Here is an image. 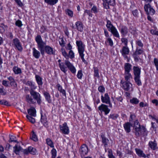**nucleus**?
Here are the masks:
<instances>
[{
    "mask_svg": "<svg viewBox=\"0 0 158 158\" xmlns=\"http://www.w3.org/2000/svg\"><path fill=\"white\" fill-rule=\"evenodd\" d=\"M35 40L37 43V48L42 55H44L45 52L50 55L55 54L53 48L46 45V43L43 41L40 35H38L35 38Z\"/></svg>",
    "mask_w": 158,
    "mask_h": 158,
    "instance_id": "obj_1",
    "label": "nucleus"
},
{
    "mask_svg": "<svg viewBox=\"0 0 158 158\" xmlns=\"http://www.w3.org/2000/svg\"><path fill=\"white\" fill-rule=\"evenodd\" d=\"M30 94L31 96L29 94L26 95V101L30 104H34L36 103L35 100L39 105H40L42 102L40 94L35 91H31Z\"/></svg>",
    "mask_w": 158,
    "mask_h": 158,
    "instance_id": "obj_2",
    "label": "nucleus"
},
{
    "mask_svg": "<svg viewBox=\"0 0 158 158\" xmlns=\"http://www.w3.org/2000/svg\"><path fill=\"white\" fill-rule=\"evenodd\" d=\"M133 128L135 130V133L136 136L138 137L141 135L144 136L147 135L146 129L144 126H141L138 120L134 122Z\"/></svg>",
    "mask_w": 158,
    "mask_h": 158,
    "instance_id": "obj_3",
    "label": "nucleus"
},
{
    "mask_svg": "<svg viewBox=\"0 0 158 158\" xmlns=\"http://www.w3.org/2000/svg\"><path fill=\"white\" fill-rule=\"evenodd\" d=\"M133 128L135 130V133L136 136L138 137L141 135L144 136L147 135L146 129L144 126H141L138 120L134 122Z\"/></svg>",
    "mask_w": 158,
    "mask_h": 158,
    "instance_id": "obj_4",
    "label": "nucleus"
},
{
    "mask_svg": "<svg viewBox=\"0 0 158 158\" xmlns=\"http://www.w3.org/2000/svg\"><path fill=\"white\" fill-rule=\"evenodd\" d=\"M106 26L108 31H110L114 36L119 38V33L116 28L111 23V21L108 19H106Z\"/></svg>",
    "mask_w": 158,
    "mask_h": 158,
    "instance_id": "obj_5",
    "label": "nucleus"
},
{
    "mask_svg": "<svg viewBox=\"0 0 158 158\" xmlns=\"http://www.w3.org/2000/svg\"><path fill=\"white\" fill-rule=\"evenodd\" d=\"M12 45L16 49L20 52L23 50V47L19 40L17 38L13 39L12 41Z\"/></svg>",
    "mask_w": 158,
    "mask_h": 158,
    "instance_id": "obj_6",
    "label": "nucleus"
},
{
    "mask_svg": "<svg viewBox=\"0 0 158 158\" xmlns=\"http://www.w3.org/2000/svg\"><path fill=\"white\" fill-rule=\"evenodd\" d=\"M144 9L147 15H152L155 13V10L152 7L150 3L145 4L144 6Z\"/></svg>",
    "mask_w": 158,
    "mask_h": 158,
    "instance_id": "obj_7",
    "label": "nucleus"
},
{
    "mask_svg": "<svg viewBox=\"0 0 158 158\" xmlns=\"http://www.w3.org/2000/svg\"><path fill=\"white\" fill-rule=\"evenodd\" d=\"M101 99L102 102L103 103L109 104V107H112V105L110 102V98L107 93H106L104 94V96L102 95Z\"/></svg>",
    "mask_w": 158,
    "mask_h": 158,
    "instance_id": "obj_8",
    "label": "nucleus"
},
{
    "mask_svg": "<svg viewBox=\"0 0 158 158\" xmlns=\"http://www.w3.org/2000/svg\"><path fill=\"white\" fill-rule=\"evenodd\" d=\"M60 131L64 134L68 135L69 132V128L67 126V123H64L62 125L59 126Z\"/></svg>",
    "mask_w": 158,
    "mask_h": 158,
    "instance_id": "obj_9",
    "label": "nucleus"
},
{
    "mask_svg": "<svg viewBox=\"0 0 158 158\" xmlns=\"http://www.w3.org/2000/svg\"><path fill=\"white\" fill-rule=\"evenodd\" d=\"M120 52L122 54V55L125 59H128L127 55L129 54L130 50L127 46H123L122 49L120 50Z\"/></svg>",
    "mask_w": 158,
    "mask_h": 158,
    "instance_id": "obj_10",
    "label": "nucleus"
},
{
    "mask_svg": "<svg viewBox=\"0 0 158 158\" xmlns=\"http://www.w3.org/2000/svg\"><path fill=\"white\" fill-rule=\"evenodd\" d=\"M77 46L78 47V52L79 53H83L85 51V45L81 40H77L76 42Z\"/></svg>",
    "mask_w": 158,
    "mask_h": 158,
    "instance_id": "obj_11",
    "label": "nucleus"
},
{
    "mask_svg": "<svg viewBox=\"0 0 158 158\" xmlns=\"http://www.w3.org/2000/svg\"><path fill=\"white\" fill-rule=\"evenodd\" d=\"M103 5L106 9L110 8L109 6H114L115 5V0H103Z\"/></svg>",
    "mask_w": 158,
    "mask_h": 158,
    "instance_id": "obj_12",
    "label": "nucleus"
},
{
    "mask_svg": "<svg viewBox=\"0 0 158 158\" xmlns=\"http://www.w3.org/2000/svg\"><path fill=\"white\" fill-rule=\"evenodd\" d=\"M65 64L71 73L73 74L75 73L76 72V70L73 64L67 60H65Z\"/></svg>",
    "mask_w": 158,
    "mask_h": 158,
    "instance_id": "obj_13",
    "label": "nucleus"
},
{
    "mask_svg": "<svg viewBox=\"0 0 158 158\" xmlns=\"http://www.w3.org/2000/svg\"><path fill=\"white\" fill-rule=\"evenodd\" d=\"M100 136L102 139V142L103 144L104 147L106 148L107 147L109 144V140L106 136L105 133H102Z\"/></svg>",
    "mask_w": 158,
    "mask_h": 158,
    "instance_id": "obj_14",
    "label": "nucleus"
},
{
    "mask_svg": "<svg viewBox=\"0 0 158 158\" xmlns=\"http://www.w3.org/2000/svg\"><path fill=\"white\" fill-rule=\"evenodd\" d=\"M88 152V146L85 144H83L80 149L79 152L81 156L86 155Z\"/></svg>",
    "mask_w": 158,
    "mask_h": 158,
    "instance_id": "obj_15",
    "label": "nucleus"
},
{
    "mask_svg": "<svg viewBox=\"0 0 158 158\" xmlns=\"http://www.w3.org/2000/svg\"><path fill=\"white\" fill-rule=\"evenodd\" d=\"M41 116L40 121L43 126L46 128L48 127V122L46 115L42 113H41Z\"/></svg>",
    "mask_w": 158,
    "mask_h": 158,
    "instance_id": "obj_16",
    "label": "nucleus"
},
{
    "mask_svg": "<svg viewBox=\"0 0 158 158\" xmlns=\"http://www.w3.org/2000/svg\"><path fill=\"white\" fill-rule=\"evenodd\" d=\"M98 109L101 112H104L106 115L108 114L110 111V110L108 107V106L104 104H102L98 107Z\"/></svg>",
    "mask_w": 158,
    "mask_h": 158,
    "instance_id": "obj_17",
    "label": "nucleus"
},
{
    "mask_svg": "<svg viewBox=\"0 0 158 158\" xmlns=\"http://www.w3.org/2000/svg\"><path fill=\"white\" fill-rule=\"evenodd\" d=\"M123 88L125 91H129L132 87V85L129 81H125L122 83Z\"/></svg>",
    "mask_w": 158,
    "mask_h": 158,
    "instance_id": "obj_18",
    "label": "nucleus"
},
{
    "mask_svg": "<svg viewBox=\"0 0 158 158\" xmlns=\"http://www.w3.org/2000/svg\"><path fill=\"white\" fill-rule=\"evenodd\" d=\"M26 84L30 86V93L31 92V91H34V90L37 87V86L35 85V83L31 81H28Z\"/></svg>",
    "mask_w": 158,
    "mask_h": 158,
    "instance_id": "obj_19",
    "label": "nucleus"
},
{
    "mask_svg": "<svg viewBox=\"0 0 158 158\" xmlns=\"http://www.w3.org/2000/svg\"><path fill=\"white\" fill-rule=\"evenodd\" d=\"M148 146L150 148L153 150H155L158 148L157 142L155 140H154L153 141H150L148 143Z\"/></svg>",
    "mask_w": 158,
    "mask_h": 158,
    "instance_id": "obj_20",
    "label": "nucleus"
},
{
    "mask_svg": "<svg viewBox=\"0 0 158 158\" xmlns=\"http://www.w3.org/2000/svg\"><path fill=\"white\" fill-rule=\"evenodd\" d=\"M133 73L134 77L140 76L141 69L138 66H134L133 67Z\"/></svg>",
    "mask_w": 158,
    "mask_h": 158,
    "instance_id": "obj_21",
    "label": "nucleus"
},
{
    "mask_svg": "<svg viewBox=\"0 0 158 158\" xmlns=\"http://www.w3.org/2000/svg\"><path fill=\"white\" fill-rule=\"evenodd\" d=\"M33 55L36 59H39L41 56L40 51L36 50L35 48H32Z\"/></svg>",
    "mask_w": 158,
    "mask_h": 158,
    "instance_id": "obj_22",
    "label": "nucleus"
},
{
    "mask_svg": "<svg viewBox=\"0 0 158 158\" xmlns=\"http://www.w3.org/2000/svg\"><path fill=\"white\" fill-rule=\"evenodd\" d=\"M77 30L80 32H82L83 30V27L82 23L80 21H77L75 23Z\"/></svg>",
    "mask_w": 158,
    "mask_h": 158,
    "instance_id": "obj_23",
    "label": "nucleus"
},
{
    "mask_svg": "<svg viewBox=\"0 0 158 158\" xmlns=\"http://www.w3.org/2000/svg\"><path fill=\"white\" fill-rule=\"evenodd\" d=\"M22 148L17 145L13 147V151L17 155H19V152L20 151L22 152Z\"/></svg>",
    "mask_w": 158,
    "mask_h": 158,
    "instance_id": "obj_24",
    "label": "nucleus"
},
{
    "mask_svg": "<svg viewBox=\"0 0 158 158\" xmlns=\"http://www.w3.org/2000/svg\"><path fill=\"white\" fill-rule=\"evenodd\" d=\"M136 153L140 157L145 158L146 156L143 153V151L140 149L136 148L135 149Z\"/></svg>",
    "mask_w": 158,
    "mask_h": 158,
    "instance_id": "obj_25",
    "label": "nucleus"
},
{
    "mask_svg": "<svg viewBox=\"0 0 158 158\" xmlns=\"http://www.w3.org/2000/svg\"><path fill=\"white\" fill-rule=\"evenodd\" d=\"M28 114L31 116L35 117L36 116V111L35 108L33 107H31L27 110Z\"/></svg>",
    "mask_w": 158,
    "mask_h": 158,
    "instance_id": "obj_26",
    "label": "nucleus"
},
{
    "mask_svg": "<svg viewBox=\"0 0 158 158\" xmlns=\"http://www.w3.org/2000/svg\"><path fill=\"white\" fill-rule=\"evenodd\" d=\"M132 65L129 63L124 64L125 73H130Z\"/></svg>",
    "mask_w": 158,
    "mask_h": 158,
    "instance_id": "obj_27",
    "label": "nucleus"
},
{
    "mask_svg": "<svg viewBox=\"0 0 158 158\" xmlns=\"http://www.w3.org/2000/svg\"><path fill=\"white\" fill-rule=\"evenodd\" d=\"M120 32L122 36H125L128 32L127 27L125 26H123L121 29Z\"/></svg>",
    "mask_w": 158,
    "mask_h": 158,
    "instance_id": "obj_28",
    "label": "nucleus"
},
{
    "mask_svg": "<svg viewBox=\"0 0 158 158\" xmlns=\"http://www.w3.org/2000/svg\"><path fill=\"white\" fill-rule=\"evenodd\" d=\"M65 63H63L59 64V67L60 70L63 72L65 74L66 73L67 70V67L65 66Z\"/></svg>",
    "mask_w": 158,
    "mask_h": 158,
    "instance_id": "obj_29",
    "label": "nucleus"
},
{
    "mask_svg": "<svg viewBox=\"0 0 158 158\" xmlns=\"http://www.w3.org/2000/svg\"><path fill=\"white\" fill-rule=\"evenodd\" d=\"M44 95L45 98L46 100L48 103L52 102V100L51 98V96L49 94L46 92H45L44 93Z\"/></svg>",
    "mask_w": 158,
    "mask_h": 158,
    "instance_id": "obj_30",
    "label": "nucleus"
},
{
    "mask_svg": "<svg viewBox=\"0 0 158 158\" xmlns=\"http://www.w3.org/2000/svg\"><path fill=\"white\" fill-rule=\"evenodd\" d=\"M56 86L57 87L58 90L60 92V93H62L63 95L65 97L66 96V93L64 89H62V87L59 84H57L56 85Z\"/></svg>",
    "mask_w": 158,
    "mask_h": 158,
    "instance_id": "obj_31",
    "label": "nucleus"
},
{
    "mask_svg": "<svg viewBox=\"0 0 158 158\" xmlns=\"http://www.w3.org/2000/svg\"><path fill=\"white\" fill-rule=\"evenodd\" d=\"M36 81L39 85L42 86L43 83L42 78L39 75H36L35 76Z\"/></svg>",
    "mask_w": 158,
    "mask_h": 158,
    "instance_id": "obj_32",
    "label": "nucleus"
},
{
    "mask_svg": "<svg viewBox=\"0 0 158 158\" xmlns=\"http://www.w3.org/2000/svg\"><path fill=\"white\" fill-rule=\"evenodd\" d=\"M124 127L125 131L127 133H129L131 131V123L129 122L125 123L124 124Z\"/></svg>",
    "mask_w": 158,
    "mask_h": 158,
    "instance_id": "obj_33",
    "label": "nucleus"
},
{
    "mask_svg": "<svg viewBox=\"0 0 158 158\" xmlns=\"http://www.w3.org/2000/svg\"><path fill=\"white\" fill-rule=\"evenodd\" d=\"M144 52V50L143 48H139L136 47V50L134 53L137 55H140L142 54Z\"/></svg>",
    "mask_w": 158,
    "mask_h": 158,
    "instance_id": "obj_34",
    "label": "nucleus"
},
{
    "mask_svg": "<svg viewBox=\"0 0 158 158\" xmlns=\"http://www.w3.org/2000/svg\"><path fill=\"white\" fill-rule=\"evenodd\" d=\"M13 70L14 73L16 74H21L22 73L21 69L18 67L14 66L13 68Z\"/></svg>",
    "mask_w": 158,
    "mask_h": 158,
    "instance_id": "obj_35",
    "label": "nucleus"
},
{
    "mask_svg": "<svg viewBox=\"0 0 158 158\" xmlns=\"http://www.w3.org/2000/svg\"><path fill=\"white\" fill-rule=\"evenodd\" d=\"M45 2L50 5H53L57 3L58 0H44Z\"/></svg>",
    "mask_w": 158,
    "mask_h": 158,
    "instance_id": "obj_36",
    "label": "nucleus"
},
{
    "mask_svg": "<svg viewBox=\"0 0 158 158\" xmlns=\"http://www.w3.org/2000/svg\"><path fill=\"white\" fill-rule=\"evenodd\" d=\"M134 80L135 82L138 86L142 85V83L140 79V76L134 77Z\"/></svg>",
    "mask_w": 158,
    "mask_h": 158,
    "instance_id": "obj_37",
    "label": "nucleus"
},
{
    "mask_svg": "<svg viewBox=\"0 0 158 158\" xmlns=\"http://www.w3.org/2000/svg\"><path fill=\"white\" fill-rule=\"evenodd\" d=\"M9 137L10 138V139L8 141L9 143L15 142L17 143H18V141L15 136L10 135Z\"/></svg>",
    "mask_w": 158,
    "mask_h": 158,
    "instance_id": "obj_38",
    "label": "nucleus"
},
{
    "mask_svg": "<svg viewBox=\"0 0 158 158\" xmlns=\"http://www.w3.org/2000/svg\"><path fill=\"white\" fill-rule=\"evenodd\" d=\"M125 78L126 81H129L130 80V78H132V76L130 73H125Z\"/></svg>",
    "mask_w": 158,
    "mask_h": 158,
    "instance_id": "obj_39",
    "label": "nucleus"
},
{
    "mask_svg": "<svg viewBox=\"0 0 158 158\" xmlns=\"http://www.w3.org/2000/svg\"><path fill=\"white\" fill-rule=\"evenodd\" d=\"M136 45V47H138L139 48H143V44L139 40H137L135 41Z\"/></svg>",
    "mask_w": 158,
    "mask_h": 158,
    "instance_id": "obj_40",
    "label": "nucleus"
},
{
    "mask_svg": "<svg viewBox=\"0 0 158 158\" xmlns=\"http://www.w3.org/2000/svg\"><path fill=\"white\" fill-rule=\"evenodd\" d=\"M46 142L47 144L51 148H54L53 143L52 140L49 138H47L46 139Z\"/></svg>",
    "mask_w": 158,
    "mask_h": 158,
    "instance_id": "obj_41",
    "label": "nucleus"
},
{
    "mask_svg": "<svg viewBox=\"0 0 158 158\" xmlns=\"http://www.w3.org/2000/svg\"><path fill=\"white\" fill-rule=\"evenodd\" d=\"M118 117V115L116 114H111L109 116V119L115 120Z\"/></svg>",
    "mask_w": 158,
    "mask_h": 158,
    "instance_id": "obj_42",
    "label": "nucleus"
},
{
    "mask_svg": "<svg viewBox=\"0 0 158 158\" xmlns=\"http://www.w3.org/2000/svg\"><path fill=\"white\" fill-rule=\"evenodd\" d=\"M29 153L31 154L35 155L37 153L36 149L31 146L29 147Z\"/></svg>",
    "mask_w": 158,
    "mask_h": 158,
    "instance_id": "obj_43",
    "label": "nucleus"
},
{
    "mask_svg": "<svg viewBox=\"0 0 158 158\" xmlns=\"http://www.w3.org/2000/svg\"><path fill=\"white\" fill-rule=\"evenodd\" d=\"M94 76L97 77L98 78H99V70L96 67H94Z\"/></svg>",
    "mask_w": 158,
    "mask_h": 158,
    "instance_id": "obj_44",
    "label": "nucleus"
},
{
    "mask_svg": "<svg viewBox=\"0 0 158 158\" xmlns=\"http://www.w3.org/2000/svg\"><path fill=\"white\" fill-rule=\"evenodd\" d=\"M65 12L66 14L67 15L69 16L70 17H72L73 16V13L72 10L67 9L65 10Z\"/></svg>",
    "mask_w": 158,
    "mask_h": 158,
    "instance_id": "obj_45",
    "label": "nucleus"
},
{
    "mask_svg": "<svg viewBox=\"0 0 158 158\" xmlns=\"http://www.w3.org/2000/svg\"><path fill=\"white\" fill-rule=\"evenodd\" d=\"M61 51L63 56H64L66 59H68L69 58V56H68L67 53L66 52L64 49L63 48H62L61 49Z\"/></svg>",
    "mask_w": 158,
    "mask_h": 158,
    "instance_id": "obj_46",
    "label": "nucleus"
},
{
    "mask_svg": "<svg viewBox=\"0 0 158 158\" xmlns=\"http://www.w3.org/2000/svg\"><path fill=\"white\" fill-rule=\"evenodd\" d=\"M130 102L132 104H136L139 103V100L136 98H134L130 100Z\"/></svg>",
    "mask_w": 158,
    "mask_h": 158,
    "instance_id": "obj_47",
    "label": "nucleus"
},
{
    "mask_svg": "<svg viewBox=\"0 0 158 158\" xmlns=\"http://www.w3.org/2000/svg\"><path fill=\"white\" fill-rule=\"evenodd\" d=\"M51 154L52 155V158H55L56 156V151L54 148H53L51 150Z\"/></svg>",
    "mask_w": 158,
    "mask_h": 158,
    "instance_id": "obj_48",
    "label": "nucleus"
},
{
    "mask_svg": "<svg viewBox=\"0 0 158 158\" xmlns=\"http://www.w3.org/2000/svg\"><path fill=\"white\" fill-rule=\"evenodd\" d=\"M26 117L29 121L32 123H34L35 122V119L31 116H29L28 115H26Z\"/></svg>",
    "mask_w": 158,
    "mask_h": 158,
    "instance_id": "obj_49",
    "label": "nucleus"
},
{
    "mask_svg": "<svg viewBox=\"0 0 158 158\" xmlns=\"http://www.w3.org/2000/svg\"><path fill=\"white\" fill-rule=\"evenodd\" d=\"M79 54V56L81 57L83 62H84V63L86 64H88V62L86 61V60L84 58V54L83 53H80Z\"/></svg>",
    "mask_w": 158,
    "mask_h": 158,
    "instance_id": "obj_50",
    "label": "nucleus"
},
{
    "mask_svg": "<svg viewBox=\"0 0 158 158\" xmlns=\"http://www.w3.org/2000/svg\"><path fill=\"white\" fill-rule=\"evenodd\" d=\"M98 11L99 10L95 6H93L91 9V11L95 14L98 13Z\"/></svg>",
    "mask_w": 158,
    "mask_h": 158,
    "instance_id": "obj_51",
    "label": "nucleus"
},
{
    "mask_svg": "<svg viewBox=\"0 0 158 158\" xmlns=\"http://www.w3.org/2000/svg\"><path fill=\"white\" fill-rule=\"evenodd\" d=\"M0 104L2 105H4L7 106H10L9 103L6 100H0Z\"/></svg>",
    "mask_w": 158,
    "mask_h": 158,
    "instance_id": "obj_52",
    "label": "nucleus"
},
{
    "mask_svg": "<svg viewBox=\"0 0 158 158\" xmlns=\"http://www.w3.org/2000/svg\"><path fill=\"white\" fill-rule=\"evenodd\" d=\"M121 42L124 44L125 46H127L128 44V40L125 38H122L121 39Z\"/></svg>",
    "mask_w": 158,
    "mask_h": 158,
    "instance_id": "obj_53",
    "label": "nucleus"
},
{
    "mask_svg": "<svg viewBox=\"0 0 158 158\" xmlns=\"http://www.w3.org/2000/svg\"><path fill=\"white\" fill-rule=\"evenodd\" d=\"M60 41H59V44L62 47H64L65 44V42L64 41L63 38H60Z\"/></svg>",
    "mask_w": 158,
    "mask_h": 158,
    "instance_id": "obj_54",
    "label": "nucleus"
},
{
    "mask_svg": "<svg viewBox=\"0 0 158 158\" xmlns=\"http://www.w3.org/2000/svg\"><path fill=\"white\" fill-rule=\"evenodd\" d=\"M68 55L69 56V58L70 57L71 59L74 58V53L72 50H70L69 51Z\"/></svg>",
    "mask_w": 158,
    "mask_h": 158,
    "instance_id": "obj_55",
    "label": "nucleus"
},
{
    "mask_svg": "<svg viewBox=\"0 0 158 158\" xmlns=\"http://www.w3.org/2000/svg\"><path fill=\"white\" fill-rule=\"evenodd\" d=\"M15 24L19 27H21L23 25L21 21L19 20H18L16 21Z\"/></svg>",
    "mask_w": 158,
    "mask_h": 158,
    "instance_id": "obj_56",
    "label": "nucleus"
},
{
    "mask_svg": "<svg viewBox=\"0 0 158 158\" xmlns=\"http://www.w3.org/2000/svg\"><path fill=\"white\" fill-rule=\"evenodd\" d=\"M154 63L156 67V70L158 71V59L156 58H154Z\"/></svg>",
    "mask_w": 158,
    "mask_h": 158,
    "instance_id": "obj_57",
    "label": "nucleus"
},
{
    "mask_svg": "<svg viewBox=\"0 0 158 158\" xmlns=\"http://www.w3.org/2000/svg\"><path fill=\"white\" fill-rule=\"evenodd\" d=\"M22 152L24 155H28L29 153V147L27 148L24 149H22Z\"/></svg>",
    "mask_w": 158,
    "mask_h": 158,
    "instance_id": "obj_58",
    "label": "nucleus"
},
{
    "mask_svg": "<svg viewBox=\"0 0 158 158\" xmlns=\"http://www.w3.org/2000/svg\"><path fill=\"white\" fill-rule=\"evenodd\" d=\"M31 139L33 140H34L35 141H37L38 140L37 136L36 135L35 133L33 131Z\"/></svg>",
    "mask_w": 158,
    "mask_h": 158,
    "instance_id": "obj_59",
    "label": "nucleus"
},
{
    "mask_svg": "<svg viewBox=\"0 0 158 158\" xmlns=\"http://www.w3.org/2000/svg\"><path fill=\"white\" fill-rule=\"evenodd\" d=\"M9 84V81L5 80H3L2 82V85L5 87L8 86V85Z\"/></svg>",
    "mask_w": 158,
    "mask_h": 158,
    "instance_id": "obj_60",
    "label": "nucleus"
},
{
    "mask_svg": "<svg viewBox=\"0 0 158 158\" xmlns=\"http://www.w3.org/2000/svg\"><path fill=\"white\" fill-rule=\"evenodd\" d=\"M11 86L13 87L14 88H16L17 87V83L15 81V80L10 82L9 83Z\"/></svg>",
    "mask_w": 158,
    "mask_h": 158,
    "instance_id": "obj_61",
    "label": "nucleus"
},
{
    "mask_svg": "<svg viewBox=\"0 0 158 158\" xmlns=\"http://www.w3.org/2000/svg\"><path fill=\"white\" fill-rule=\"evenodd\" d=\"M108 156L109 158H115V156L113 155L111 150L109 149L108 151Z\"/></svg>",
    "mask_w": 158,
    "mask_h": 158,
    "instance_id": "obj_62",
    "label": "nucleus"
},
{
    "mask_svg": "<svg viewBox=\"0 0 158 158\" xmlns=\"http://www.w3.org/2000/svg\"><path fill=\"white\" fill-rule=\"evenodd\" d=\"M82 75L83 74L82 71L81 70H79L78 72L77 76L78 78L81 79L82 77Z\"/></svg>",
    "mask_w": 158,
    "mask_h": 158,
    "instance_id": "obj_63",
    "label": "nucleus"
},
{
    "mask_svg": "<svg viewBox=\"0 0 158 158\" xmlns=\"http://www.w3.org/2000/svg\"><path fill=\"white\" fill-rule=\"evenodd\" d=\"M98 89L101 93H103L105 91V89L102 85L99 86L98 88Z\"/></svg>",
    "mask_w": 158,
    "mask_h": 158,
    "instance_id": "obj_64",
    "label": "nucleus"
}]
</instances>
